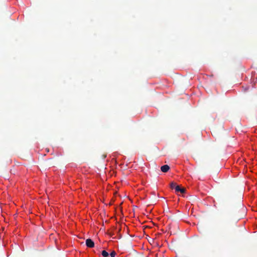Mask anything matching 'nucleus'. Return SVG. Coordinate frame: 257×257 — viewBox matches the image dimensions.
Returning a JSON list of instances; mask_svg holds the SVG:
<instances>
[{"label":"nucleus","instance_id":"1","mask_svg":"<svg viewBox=\"0 0 257 257\" xmlns=\"http://www.w3.org/2000/svg\"><path fill=\"white\" fill-rule=\"evenodd\" d=\"M86 245L88 247L92 248L94 246V242L91 239L88 238L86 240Z\"/></svg>","mask_w":257,"mask_h":257},{"label":"nucleus","instance_id":"3","mask_svg":"<svg viewBox=\"0 0 257 257\" xmlns=\"http://www.w3.org/2000/svg\"><path fill=\"white\" fill-rule=\"evenodd\" d=\"M175 191L177 192H181V193H184L185 192V189L184 188H181L179 186H176Z\"/></svg>","mask_w":257,"mask_h":257},{"label":"nucleus","instance_id":"2","mask_svg":"<svg viewBox=\"0 0 257 257\" xmlns=\"http://www.w3.org/2000/svg\"><path fill=\"white\" fill-rule=\"evenodd\" d=\"M170 169V167L168 165H165L161 167V171L164 173L167 172Z\"/></svg>","mask_w":257,"mask_h":257},{"label":"nucleus","instance_id":"5","mask_svg":"<svg viewBox=\"0 0 257 257\" xmlns=\"http://www.w3.org/2000/svg\"><path fill=\"white\" fill-rule=\"evenodd\" d=\"M178 185H176V184L174 182H172L170 184V187L172 188V189H175V187L176 186H177Z\"/></svg>","mask_w":257,"mask_h":257},{"label":"nucleus","instance_id":"6","mask_svg":"<svg viewBox=\"0 0 257 257\" xmlns=\"http://www.w3.org/2000/svg\"><path fill=\"white\" fill-rule=\"evenodd\" d=\"M115 255H116V252L114 251H112L110 253V255L111 257H115Z\"/></svg>","mask_w":257,"mask_h":257},{"label":"nucleus","instance_id":"4","mask_svg":"<svg viewBox=\"0 0 257 257\" xmlns=\"http://www.w3.org/2000/svg\"><path fill=\"white\" fill-rule=\"evenodd\" d=\"M101 254L104 257H107L109 255L108 253L105 250H103Z\"/></svg>","mask_w":257,"mask_h":257},{"label":"nucleus","instance_id":"7","mask_svg":"<svg viewBox=\"0 0 257 257\" xmlns=\"http://www.w3.org/2000/svg\"><path fill=\"white\" fill-rule=\"evenodd\" d=\"M1 230H3L4 229V228H3V227H1Z\"/></svg>","mask_w":257,"mask_h":257}]
</instances>
